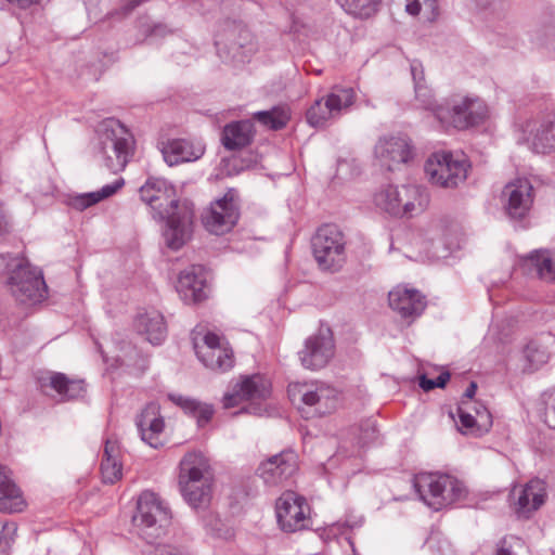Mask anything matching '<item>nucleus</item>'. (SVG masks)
Here are the masks:
<instances>
[{"label": "nucleus", "mask_w": 555, "mask_h": 555, "mask_svg": "<svg viewBox=\"0 0 555 555\" xmlns=\"http://www.w3.org/2000/svg\"><path fill=\"white\" fill-rule=\"evenodd\" d=\"M159 145L164 160L169 166L197 160L205 152L202 143H194L185 139H172L160 142Z\"/></svg>", "instance_id": "obj_26"}, {"label": "nucleus", "mask_w": 555, "mask_h": 555, "mask_svg": "<svg viewBox=\"0 0 555 555\" xmlns=\"http://www.w3.org/2000/svg\"><path fill=\"white\" fill-rule=\"evenodd\" d=\"M214 204L219 208H236V206L240 204L238 191L233 188L228 189V191L221 197H217L214 202H211L210 208H212Z\"/></svg>", "instance_id": "obj_42"}, {"label": "nucleus", "mask_w": 555, "mask_h": 555, "mask_svg": "<svg viewBox=\"0 0 555 555\" xmlns=\"http://www.w3.org/2000/svg\"><path fill=\"white\" fill-rule=\"evenodd\" d=\"M514 511L518 517L528 518L530 514L544 503L546 496L545 483L540 479H532L518 491L512 492Z\"/></svg>", "instance_id": "obj_23"}, {"label": "nucleus", "mask_w": 555, "mask_h": 555, "mask_svg": "<svg viewBox=\"0 0 555 555\" xmlns=\"http://www.w3.org/2000/svg\"><path fill=\"white\" fill-rule=\"evenodd\" d=\"M534 196V189L526 178L509 181L501 192V201L507 204L506 208H531Z\"/></svg>", "instance_id": "obj_27"}, {"label": "nucleus", "mask_w": 555, "mask_h": 555, "mask_svg": "<svg viewBox=\"0 0 555 555\" xmlns=\"http://www.w3.org/2000/svg\"><path fill=\"white\" fill-rule=\"evenodd\" d=\"M531 149L533 152L542 154L555 151V119L544 120L540 124L532 138Z\"/></svg>", "instance_id": "obj_36"}, {"label": "nucleus", "mask_w": 555, "mask_h": 555, "mask_svg": "<svg viewBox=\"0 0 555 555\" xmlns=\"http://www.w3.org/2000/svg\"><path fill=\"white\" fill-rule=\"evenodd\" d=\"M334 351L335 344L332 332L324 330L306 340L304 349L299 351V359L304 367L315 371L330 362Z\"/></svg>", "instance_id": "obj_16"}, {"label": "nucleus", "mask_w": 555, "mask_h": 555, "mask_svg": "<svg viewBox=\"0 0 555 555\" xmlns=\"http://www.w3.org/2000/svg\"><path fill=\"white\" fill-rule=\"evenodd\" d=\"M9 232L8 223L0 220V235H3Z\"/></svg>", "instance_id": "obj_51"}, {"label": "nucleus", "mask_w": 555, "mask_h": 555, "mask_svg": "<svg viewBox=\"0 0 555 555\" xmlns=\"http://www.w3.org/2000/svg\"><path fill=\"white\" fill-rule=\"evenodd\" d=\"M477 391V384L472 382L464 392V399L462 401H473L474 396Z\"/></svg>", "instance_id": "obj_50"}, {"label": "nucleus", "mask_w": 555, "mask_h": 555, "mask_svg": "<svg viewBox=\"0 0 555 555\" xmlns=\"http://www.w3.org/2000/svg\"><path fill=\"white\" fill-rule=\"evenodd\" d=\"M476 5L480 9H496L501 8L502 0H474Z\"/></svg>", "instance_id": "obj_45"}, {"label": "nucleus", "mask_w": 555, "mask_h": 555, "mask_svg": "<svg viewBox=\"0 0 555 555\" xmlns=\"http://www.w3.org/2000/svg\"><path fill=\"white\" fill-rule=\"evenodd\" d=\"M154 218L165 220L163 235L169 248L180 249L190 240L193 210H157Z\"/></svg>", "instance_id": "obj_15"}, {"label": "nucleus", "mask_w": 555, "mask_h": 555, "mask_svg": "<svg viewBox=\"0 0 555 555\" xmlns=\"http://www.w3.org/2000/svg\"><path fill=\"white\" fill-rule=\"evenodd\" d=\"M204 228L211 234L222 235L232 230L238 220L237 210H204L201 216Z\"/></svg>", "instance_id": "obj_34"}, {"label": "nucleus", "mask_w": 555, "mask_h": 555, "mask_svg": "<svg viewBox=\"0 0 555 555\" xmlns=\"http://www.w3.org/2000/svg\"><path fill=\"white\" fill-rule=\"evenodd\" d=\"M176 289L186 304H197L206 299L205 269L199 264H192L180 272Z\"/></svg>", "instance_id": "obj_21"}, {"label": "nucleus", "mask_w": 555, "mask_h": 555, "mask_svg": "<svg viewBox=\"0 0 555 555\" xmlns=\"http://www.w3.org/2000/svg\"><path fill=\"white\" fill-rule=\"evenodd\" d=\"M171 401L180 406L186 414L196 418L197 425L204 427L214 416L215 410L211 404L201 402L196 399L183 396H170Z\"/></svg>", "instance_id": "obj_35"}, {"label": "nucleus", "mask_w": 555, "mask_h": 555, "mask_svg": "<svg viewBox=\"0 0 555 555\" xmlns=\"http://www.w3.org/2000/svg\"><path fill=\"white\" fill-rule=\"evenodd\" d=\"M134 326L139 334L144 335L153 345L162 344L167 336L164 315L158 311H147L137 317Z\"/></svg>", "instance_id": "obj_31"}, {"label": "nucleus", "mask_w": 555, "mask_h": 555, "mask_svg": "<svg viewBox=\"0 0 555 555\" xmlns=\"http://www.w3.org/2000/svg\"><path fill=\"white\" fill-rule=\"evenodd\" d=\"M374 152L380 166L390 171L406 164L413 156L411 143L404 137L383 138L375 145Z\"/></svg>", "instance_id": "obj_18"}, {"label": "nucleus", "mask_w": 555, "mask_h": 555, "mask_svg": "<svg viewBox=\"0 0 555 555\" xmlns=\"http://www.w3.org/2000/svg\"><path fill=\"white\" fill-rule=\"evenodd\" d=\"M169 520L170 512L156 493L144 491L140 494L132 521L147 543L160 537Z\"/></svg>", "instance_id": "obj_6"}, {"label": "nucleus", "mask_w": 555, "mask_h": 555, "mask_svg": "<svg viewBox=\"0 0 555 555\" xmlns=\"http://www.w3.org/2000/svg\"><path fill=\"white\" fill-rule=\"evenodd\" d=\"M254 134V124L250 120H238L223 128L221 141L227 150L236 151L249 145Z\"/></svg>", "instance_id": "obj_32"}, {"label": "nucleus", "mask_w": 555, "mask_h": 555, "mask_svg": "<svg viewBox=\"0 0 555 555\" xmlns=\"http://www.w3.org/2000/svg\"><path fill=\"white\" fill-rule=\"evenodd\" d=\"M450 373L448 371L442 372L435 378L436 388H443L450 379Z\"/></svg>", "instance_id": "obj_49"}, {"label": "nucleus", "mask_w": 555, "mask_h": 555, "mask_svg": "<svg viewBox=\"0 0 555 555\" xmlns=\"http://www.w3.org/2000/svg\"><path fill=\"white\" fill-rule=\"evenodd\" d=\"M270 395L269 379L259 374L246 376L233 387L232 392L224 395L223 406L230 409L243 401H249V405L244 410L250 414L262 415L267 409L261 402L266 401Z\"/></svg>", "instance_id": "obj_9"}, {"label": "nucleus", "mask_w": 555, "mask_h": 555, "mask_svg": "<svg viewBox=\"0 0 555 555\" xmlns=\"http://www.w3.org/2000/svg\"><path fill=\"white\" fill-rule=\"evenodd\" d=\"M192 343L205 367L216 372H227L233 367L234 353L225 337L196 326L192 331Z\"/></svg>", "instance_id": "obj_4"}, {"label": "nucleus", "mask_w": 555, "mask_h": 555, "mask_svg": "<svg viewBox=\"0 0 555 555\" xmlns=\"http://www.w3.org/2000/svg\"><path fill=\"white\" fill-rule=\"evenodd\" d=\"M27 502L22 489L12 478V472L0 465V513L14 514L26 509Z\"/></svg>", "instance_id": "obj_25"}, {"label": "nucleus", "mask_w": 555, "mask_h": 555, "mask_svg": "<svg viewBox=\"0 0 555 555\" xmlns=\"http://www.w3.org/2000/svg\"><path fill=\"white\" fill-rule=\"evenodd\" d=\"M301 401L308 408L313 409V414L323 416L334 411L338 403V393L331 387H318L315 389L302 388L299 390Z\"/></svg>", "instance_id": "obj_28"}, {"label": "nucleus", "mask_w": 555, "mask_h": 555, "mask_svg": "<svg viewBox=\"0 0 555 555\" xmlns=\"http://www.w3.org/2000/svg\"><path fill=\"white\" fill-rule=\"evenodd\" d=\"M119 457L120 450L117 441L106 439L100 466L103 482L113 485L121 479L122 464Z\"/></svg>", "instance_id": "obj_33"}, {"label": "nucleus", "mask_w": 555, "mask_h": 555, "mask_svg": "<svg viewBox=\"0 0 555 555\" xmlns=\"http://www.w3.org/2000/svg\"><path fill=\"white\" fill-rule=\"evenodd\" d=\"M414 488L420 498L436 511L461 502L467 495L464 483L449 475L420 474L414 477Z\"/></svg>", "instance_id": "obj_3"}, {"label": "nucleus", "mask_w": 555, "mask_h": 555, "mask_svg": "<svg viewBox=\"0 0 555 555\" xmlns=\"http://www.w3.org/2000/svg\"><path fill=\"white\" fill-rule=\"evenodd\" d=\"M254 118L270 129L280 130L286 126L289 115L284 108L274 107L255 113Z\"/></svg>", "instance_id": "obj_38"}, {"label": "nucleus", "mask_w": 555, "mask_h": 555, "mask_svg": "<svg viewBox=\"0 0 555 555\" xmlns=\"http://www.w3.org/2000/svg\"><path fill=\"white\" fill-rule=\"evenodd\" d=\"M461 430L464 434L481 436L492 426V415L480 402L461 401L457 408Z\"/></svg>", "instance_id": "obj_20"}, {"label": "nucleus", "mask_w": 555, "mask_h": 555, "mask_svg": "<svg viewBox=\"0 0 555 555\" xmlns=\"http://www.w3.org/2000/svg\"><path fill=\"white\" fill-rule=\"evenodd\" d=\"M14 260H25L24 258L11 257L8 255H0V275L9 274L11 275L12 270L14 269Z\"/></svg>", "instance_id": "obj_43"}, {"label": "nucleus", "mask_w": 555, "mask_h": 555, "mask_svg": "<svg viewBox=\"0 0 555 555\" xmlns=\"http://www.w3.org/2000/svg\"><path fill=\"white\" fill-rule=\"evenodd\" d=\"M134 139L117 119L104 120L99 128L96 157L112 172L125 169L133 155Z\"/></svg>", "instance_id": "obj_2"}, {"label": "nucleus", "mask_w": 555, "mask_h": 555, "mask_svg": "<svg viewBox=\"0 0 555 555\" xmlns=\"http://www.w3.org/2000/svg\"><path fill=\"white\" fill-rule=\"evenodd\" d=\"M469 163L464 154L436 152L425 164L430 182L441 188H456L467 178Z\"/></svg>", "instance_id": "obj_8"}, {"label": "nucleus", "mask_w": 555, "mask_h": 555, "mask_svg": "<svg viewBox=\"0 0 555 555\" xmlns=\"http://www.w3.org/2000/svg\"><path fill=\"white\" fill-rule=\"evenodd\" d=\"M40 390L49 395L50 390L56 392L61 400H73L81 397L86 391L82 379H73L60 372H43L37 376Z\"/></svg>", "instance_id": "obj_19"}, {"label": "nucleus", "mask_w": 555, "mask_h": 555, "mask_svg": "<svg viewBox=\"0 0 555 555\" xmlns=\"http://www.w3.org/2000/svg\"><path fill=\"white\" fill-rule=\"evenodd\" d=\"M525 356L528 362L538 369L550 360V352L538 341H530L525 348Z\"/></svg>", "instance_id": "obj_40"}, {"label": "nucleus", "mask_w": 555, "mask_h": 555, "mask_svg": "<svg viewBox=\"0 0 555 555\" xmlns=\"http://www.w3.org/2000/svg\"><path fill=\"white\" fill-rule=\"evenodd\" d=\"M236 46H237L238 48L245 49V47H244L243 44H241V43H234V44L231 47V49H232V50H234V49L236 48Z\"/></svg>", "instance_id": "obj_52"}, {"label": "nucleus", "mask_w": 555, "mask_h": 555, "mask_svg": "<svg viewBox=\"0 0 555 555\" xmlns=\"http://www.w3.org/2000/svg\"><path fill=\"white\" fill-rule=\"evenodd\" d=\"M297 469V454L285 450L263 461L258 467V474L266 485L276 487L287 481Z\"/></svg>", "instance_id": "obj_17"}, {"label": "nucleus", "mask_w": 555, "mask_h": 555, "mask_svg": "<svg viewBox=\"0 0 555 555\" xmlns=\"http://www.w3.org/2000/svg\"><path fill=\"white\" fill-rule=\"evenodd\" d=\"M519 264L527 273L535 275L546 282H555V263L548 249H534L521 256Z\"/></svg>", "instance_id": "obj_29"}, {"label": "nucleus", "mask_w": 555, "mask_h": 555, "mask_svg": "<svg viewBox=\"0 0 555 555\" xmlns=\"http://www.w3.org/2000/svg\"><path fill=\"white\" fill-rule=\"evenodd\" d=\"M275 513L278 524L285 532H296L309 527L310 506L304 496L293 491H287L278 499Z\"/></svg>", "instance_id": "obj_11"}, {"label": "nucleus", "mask_w": 555, "mask_h": 555, "mask_svg": "<svg viewBox=\"0 0 555 555\" xmlns=\"http://www.w3.org/2000/svg\"><path fill=\"white\" fill-rule=\"evenodd\" d=\"M495 555H513L512 547L507 545L506 539L498 543Z\"/></svg>", "instance_id": "obj_46"}, {"label": "nucleus", "mask_w": 555, "mask_h": 555, "mask_svg": "<svg viewBox=\"0 0 555 555\" xmlns=\"http://www.w3.org/2000/svg\"><path fill=\"white\" fill-rule=\"evenodd\" d=\"M125 184L124 179L118 178L114 182L104 185L101 190L88 193H69L63 197L62 203L69 208H89L99 202L117 193Z\"/></svg>", "instance_id": "obj_30"}, {"label": "nucleus", "mask_w": 555, "mask_h": 555, "mask_svg": "<svg viewBox=\"0 0 555 555\" xmlns=\"http://www.w3.org/2000/svg\"><path fill=\"white\" fill-rule=\"evenodd\" d=\"M9 278L12 295L22 304L39 302L47 297V285L42 272L27 260H14Z\"/></svg>", "instance_id": "obj_10"}, {"label": "nucleus", "mask_w": 555, "mask_h": 555, "mask_svg": "<svg viewBox=\"0 0 555 555\" xmlns=\"http://www.w3.org/2000/svg\"><path fill=\"white\" fill-rule=\"evenodd\" d=\"M214 473L201 452H188L179 463L178 486L184 501L194 509L208 507L212 496Z\"/></svg>", "instance_id": "obj_1"}, {"label": "nucleus", "mask_w": 555, "mask_h": 555, "mask_svg": "<svg viewBox=\"0 0 555 555\" xmlns=\"http://www.w3.org/2000/svg\"><path fill=\"white\" fill-rule=\"evenodd\" d=\"M415 98L420 102L421 106L425 109H429L435 114V109L439 104L435 103L431 94V90L427 88L425 83L416 82L414 85Z\"/></svg>", "instance_id": "obj_41"}, {"label": "nucleus", "mask_w": 555, "mask_h": 555, "mask_svg": "<svg viewBox=\"0 0 555 555\" xmlns=\"http://www.w3.org/2000/svg\"><path fill=\"white\" fill-rule=\"evenodd\" d=\"M137 427L141 438L152 448L163 446L162 434L164 431L165 422L159 413V406L155 402H150L142 410L137 420Z\"/></svg>", "instance_id": "obj_24"}, {"label": "nucleus", "mask_w": 555, "mask_h": 555, "mask_svg": "<svg viewBox=\"0 0 555 555\" xmlns=\"http://www.w3.org/2000/svg\"><path fill=\"white\" fill-rule=\"evenodd\" d=\"M418 385L425 391H429V390H433L434 388H436L435 379L427 378L425 375H422L420 377Z\"/></svg>", "instance_id": "obj_47"}, {"label": "nucleus", "mask_w": 555, "mask_h": 555, "mask_svg": "<svg viewBox=\"0 0 555 555\" xmlns=\"http://www.w3.org/2000/svg\"><path fill=\"white\" fill-rule=\"evenodd\" d=\"M487 116V107L480 100L453 98L440 103L435 117L442 127L459 130L479 125Z\"/></svg>", "instance_id": "obj_7"}, {"label": "nucleus", "mask_w": 555, "mask_h": 555, "mask_svg": "<svg viewBox=\"0 0 555 555\" xmlns=\"http://www.w3.org/2000/svg\"><path fill=\"white\" fill-rule=\"evenodd\" d=\"M373 202L376 208H416L429 204L425 189L416 185L398 186L388 184L374 193Z\"/></svg>", "instance_id": "obj_13"}, {"label": "nucleus", "mask_w": 555, "mask_h": 555, "mask_svg": "<svg viewBox=\"0 0 555 555\" xmlns=\"http://www.w3.org/2000/svg\"><path fill=\"white\" fill-rule=\"evenodd\" d=\"M346 13L359 17L369 18L378 11L380 0H338Z\"/></svg>", "instance_id": "obj_37"}, {"label": "nucleus", "mask_w": 555, "mask_h": 555, "mask_svg": "<svg viewBox=\"0 0 555 555\" xmlns=\"http://www.w3.org/2000/svg\"><path fill=\"white\" fill-rule=\"evenodd\" d=\"M410 67H411V74H412L414 85H416V82L424 83L425 78H424V68H423L422 63L418 61H413V62H411Z\"/></svg>", "instance_id": "obj_44"}, {"label": "nucleus", "mask_w": 555, "mask_h": 555, "mask_svg": "<svg viewBox=\"0 0 555 555\" xmlns=\"http://www.w3.org/2000/svg\"><path fill=\"white\" fill-rule=\"evenodd\" d=\"M389 307L403 319L420 317L425 307V297L414 288L397 286L388 294Z\"/></svg>", "instance_id": "obj_22"}, {"label": "nucleus", "mask_w": 555, "mask_h": 555, "mask_svg": "<svg viewBox=\"0 0 555 555\" xmlns=\"http://www.w3.org/2000/svg\"><path fill=\"white\" fill-rule=\"evenodd\" d=\"M312 253L324 271H338L346 261V240L336 224L326 223L318 228L311 240Z\"/></svg>", "instance_id": "obj_5"}, {"label": "nucleus", "mask_w": 555, "mask_h": 555, "mask_svg": "<svg viewBox=\"0 0 555 555\" xmlns=\"http://www.w3.org/2000/svg\"><path fill=\"white\" fill-rule=\"evenodd\" d=\"M142 202L151 208H194L195 204L177 197L176 189L160 178H149L139 190Z\"/></svg>", "instance_id": "obj_14"}, {"label": "nucleus", "mask_w": 555, "mask_h": 555, "mask_svg": "<svg viewBox=\"0 0 555 555\" xmlns=\"http://www.w3.org/2000/svg\"><path fill=\"white\" fill-rule=\"evenodd\" d=\"M354 91L351 88L335 87L326 99H318L306 113L307 122L312 127H323L336 118L340 112L353 104Z\"/></svg>", "instance_id": "obj_12"}, {"label": "nucleus", "mask_w": 555, "mask_h": 555, "mask_svg": "<svg viewBox=\"0 0 555 555\" xmlns=\"http://www.w3.org/2000/svg\"><path fill=\"white\" fill-rule=\"evenodd\" d=\"M505 214L506 216L511 219V220H517V221H520L522 219L526 218L527 216V210H512V209H508V210H505Z\"/></svg>", "instance_id": "obj_48"}, {"label": "nucleus", "mask_w": 555, "mask_h": 555, "mask_svg": "<svg viewBox=\"0 0 555 555\" xmlns=\"http://www.w3.org/2000/svg\"><path fill=\"white\" fill-rule=\"evenodd\" d=\"M248 53H251L254 51L253 47H247V50H246Z\"/></svg>", "instance_id": "obj_53"}, {"label": "nucleus", "mask_w": 555, "mask_h": 555, "mask_svg": "<svg viewBox=\"0 0 555 555\" xmlns=\"http://www.w3.org/2000/svg\"><path fill=\"white\" fill-rule=\"evenodd\" d=\"M405 11L411 15L422 13L428 22H434L439 14L437 0H406Z\"/></svg>", "instance_id": "obj_39"}]
</instances>
